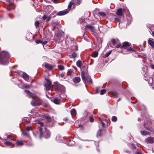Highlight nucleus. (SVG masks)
I'll return each mask as SVG.
<instances>
[{"label": "nucleus", "mask_w": 154, "mask_h": 154, "mask_svg": "<svg viewBox=\"0 0 154 154\" xmlns=\"http://www.w3.org/2000/svg\"><path fill=\"white\" fill-rule=\"evenodd\" d=\"M10 56L8 53L5 51L0 52V64L7 65L9 62Z\"/></svg>", "instance_id": "1"}, {"label": "nucleus", "mask_w": 154, "mask_h": 154, "mask_svg": "<svg viewBox=\"0 0 154 154\" xmlns=\"http://www.w3.org/2000/svg\"><path fill=\"white\" fill-rule=\"evenodd\" d=\"M64 32L61 31L57 32L55 35V38L59 42H62L64 40Z\"/></svg>", "instance_id": "2"}, {"label": "nucleus", "mask_w": 154, "mask_h": 154, "mask_svg": "<svg viewBox=\"0 0 154 154\" xmlns=\"http://www.w3.org/2000/svg\"><path fill=\"white\" fill-rule=\"evenodd\" d=\"M55 91L57 92H63L65 90L64 86L61 85H58L56 86Z\"/></svg>", "instance_id": "3"}, {"label": "nucleus", "mask_w": 154, "mask_h": 154, "mask_svg": "<svg viewBox=\"0 0 154 154\" xmlns=\"http://www.w3.org/2000/svg\"><path fill=\"white\" fill-rule=\"evenodd\" d=\"M82 80L84 81H86L89 83L92 84V82L91 79L89 76H88L86 78L83 74V72H82Z\"/></svg>", "instance_id": "4"}, {"label": "nucleus", "mask_w": 154, "mask_h": 154, "mask_svg": "<svg viewBox=\"0 0 154 154\" xmlns=\"http://www.w3.org/2000/svg\"><path fill=\"white\" fill-rule=\"evenodd\" d=\"M124 12V10L122 8H119L118 9L116 13L117 15L119 16V17L122 16L124 17V14H123Z\"/></svg>", "instance_id": "5"}, {"label": "nucleus", "mask_w": 154, "mask_h": 154, "mask_svg": "<svg viewBox=\"0 0 154 154\" xmlns=\"http://www.w3.org/2000/svg\"><path fill=\"white\" fill-rule=\"evenodd\" d=\"M68 10L66 9L65 10L60 11L57 13V15L58 16H63L67 14L69 12Z\"/></svg>", "instance_id": "6"}, {"label": "nucleus", "mask_w": 154, "mask_h": 154, "mask_svg": "<svg viewBox=\"0 0 154 154\" xmlns=\"http://www.w3.org/2000/svg\"><path fill=\"white\" fill-rule=\"evenodd\" d=\"M51 82L49 80H48L47 82L45 85V86L46 87V89L47 90H49L51 89Z\"/></svg>", "instance_id": "7"}, {"label": "nucleus", "mask_w": 154, "mask_h": 154, "mask_svg": "<svg viewBox=\"0 0 154 154\" xmlns=\"http://www.w3.org/2000/svg\"><path fill=\"white\" fill-rule=\"evenodd\" d=\"M45 132L44 134V136L46 138L49 137L50 135V133L48 130L47 129V128L45 127Z\"/></svg>", "instance_id": "8"}, {"label": "nucleus", "mask_w": 154, "mask_h": 154, "mask_svg": "<svg viewBox=\"0 0 154 154\" xmlns=\"http://www.w3.org/2000/svg\"><path fill=\"white\" fill-rule=\"evenodd\" d=\"M25 92L27 93L30 97H32L33 98H37V97L35 94H33L28 90H25Z\"/></svg>", "instance_id": "9"}, {"label": "nucleus", "mask_w": 154, "mask_h": 154, "mask_svg": "<svg viewBox=\"0 0 154 154\" xmlns=\"http://www.w3.org/2000/svg\"><path fill=\"white\" fill-rule=\"evenodd\" d=\"M145 142L147 143H152L154 142V138L148 137L145 140Z\"/></svg>", "instance_id": "10"}, {"label": "nucleus", "mask_w": 154, "mask_h": 154, "mask_svg": "<svg viewBox=\"0 0 154 154\" xmlns=\"http://www.w3.org/2000/svg\"><path fill=\"white\" fill-rule=\"evenodd\" d=\"M45 66L46 68H47L50 70H51L54 68V66L53 65H51L47 63H45Z\"/></svg>", "instance_id": "11"}, {"label": "nucleus", "mask_w": 154, "mask_h": 154, "mask_svg": "<svg viewBox=\"0 0 154 154\" xmlns=\"http://www.w3.org/2000/svg\"><path fill=\"white\" fill-rule=\"evenodd\" d=\"M75 4V2H74L72 1H71L69 3V5L68 6V10L69 11L71 9V7L72 5H73V8L74 6V4Z\"/></svg>", "instance_id": "12"}, {"label": "nucleus", "mask_w": 154, "mask_h": 154, "mask_svg": "<svg viewBox=\"0 0 154 154\" xmlns=\"http://www.w3.org/2000/svg\"><path fill=\"white\" fill-rule=\"evenodd\" d=\"M52 26L54 27L53 29L54 30L55 28H58L60 26V25H59L58 23L57 22H54L53 23Z\"/></svg>", "instance_id": "13"}, {"label": "nucleus", "mask_w": 154, "mask_h": 154, "mask_svg": "<svg viewBox=\"0 0 154 154\" xmlns=\"http://www.w3.org/2000/svg\"><path fill=\"white\" fill-rule=\"evenodd\" d=\"M73 82L75 83H79L80 81V78L79 77H76L73 79Z\"/></svg>", "instance_id": "14"}, {"label": "nucleus", "mask_w": 154, "mask_h": 154, "mask_svg": "<svg viewBox=\"0 0 154 154\" xmlns=\"http://www.w3.org/2000/svg\"><path fill=\"white\" fill-rule=\"evenodd\" d=\"M31 103L33 106H39L41 105V104L38 102L33 100L31 102Z\"/></svg>", "instance_id": "15"}, {"label": "nucleus", "mask_w": 154, "mask_h": 154, "mask_svg": "<svg viewBox=\"0 0 154 154\" xmlns=\"http://www.w3.org/2000/svg\"><path fill=\"white\" fill-rule=\"evenodd\" d=\"M75 143V141L71 140H68V141L67 142L66 144L67 145L69 146H72Z\"/></svg>", "instance_id": "16"}, {"label": "nucleus", "mask_w": 154, "mask_h": 154, "mask_svg": "<svg viewBox=\"0 0 154 154\" xmlns=\"http://www.w3.org/2000/svg\"><path fill=\"white\" fill-rule=\"evenodd\" d=\"M152 39H149L148 41V43L152 48H154V42L152 41Z\"/></svg>", "instance_id": "17"}, {"label": "nucleus", "mask_w": 154, "mask_h": 154, "mask_svg": "<svg viewBox=\"0 0 154 154\" xmlns=\"http://www.w3.org/2000/svg\"><path fill=\"white\" fill-rule=\"evenodd\" d=\"M23 79L26 81H28L29 79V75L26 73H23Z\"/></svg>", "instance_id": "18"}, {"label": "nucleus", "mask_w": 154, "mask_h": 154, "mask_svg": "<svg viewBox=\"0 0 154 154\" xmlns=\"http://www.w3.org/2000/svg\"><path fill=\"white\" fill-rule=\"evenodd\" d=\"M54 103L56 104H59L60 102V100L57 98H54L53 100Z\"/></svg>", "instance_id": "19"}, {"label": "nucleus", "mask_w": 154, "mask_h": 154, "mask_svg": "<svg viewBox=\"0 0 154 154\" xmlns=\"http://www.w3.org/2000/svg\"><path fill=\"white\" fill-rule=\"evenodd\" d=\"M71 114L72 117L75 116L76 114V112L75 110L74 109H72L71 111Z\"/></svg>", "instance_id": "20"}, {"label": "nucleus", "mask_w": 154, "mask_h": 154, "mask_svg": "<svg viewBox=\"0 0 154 154\" xmlns=\"http://www.w3.org/2000/svg\"><path fill=\"white\" fill-rule=\"evenodd\" d=\"M140 133L142 135L144 136L148 135L150 133L149 132L146 131H141Z\"/></svg>", "instance_id": "21"}, {"label": "nucleus", "mask_w": 154, "mask_h": 154, "mask_svg": "<svg viewBox=\"0 0 154 154\" xmlns=\"http://www.w3.org/2000/svg\"><path fill=\"white\" fill-rule=\"evenodd\" d=\"M76 65L78 67L81 68L82 65V61L80 60H78L76 62Z\"/></svg>", "instance_id": "22"}, {"label": "nucleus", "mask_w": 154, "mask_h": 154, "mask_svg": "<svg viewBox=\"0 0 154 154\" xmlns=\"http://www.w3.org/2000/svg\"><path fill=\"white\" fill-rule=\"evenodd\" d=\"M16 144L18 146H22L23 145V141H18L16 143Z\"/></svg>", "instance_id": "23"}, {"label": "nucleus", "mask_w": 154, "mask_h": 154, "mask_svg": "<svg viewBox=\"0 0 154 154\" xmlns=\"http://www.w3.org/2000/svg\"><path fill=\"white\" fill-rule=\"evenodd\" d=\"M129 46V44L127 42H125L123 43V45L122 47H124V49H126V47Z\"/></svg>", "instance_id": "24"}, {"label": "nucleus", "mask_w": 154, "mask_h": 154, "mask_svg": "<svg viewBox=\"0 0 154 154\" xmlns=\"http://www.w3.org/2000/svg\"><path fill=\"white\" fill-rule=\"evenodd\" d=\"M102 130L101 129H99V130L97 131V137H101V131H102Z\"/></svg>", "instance_id": "25"}, {"label": "nucleus", "mask_w": 154, "mask_h": 154, "mask_svg": "<svg viewBox=\"0 0 154 154\" xmlns=\"http://www.w3.org/2000/svg\"><path fill=\"white\" fill-rule=\"evenodd\" d=\"M5 143L7 145H10L11 146H13L14 145V144L9 141H6Z\"/></svg>", "instance_id": "26"}, {"label": "nucleus", "mask_w": 154, "mask_h": 154, "mask_svg": "<svg viewBox=\"0 0 154 154\" xmlns=\"http://www.w3.org/2000/svg\"><path fill=\"white\" fill-rule=\"evenodd\" d=\"M86 27L90 29L91 30H93L94 29V27L91 25H87Z\"/></svg>", "instance_id": "27"}, {"label": "nucleus", "mask_w": 154, "mask_h": 154, "mask_svg": "<svg viewBox=\"0 0 154 154\" xmlns=\"http://www.w3.org/2000/svg\"><path fill=\"white\" fill-rule=\"evenodd\" d=\"M45 118L46 119L48 122H50L51 120V118L49 116L47 115H45Z\"/></svg>", "instance_id": "28"}, {"label": "nucleus", "mask_w": 154, "mask_h": 154, "mask_svg": "<svg viewBox=\"0 0 154 154\" xmlns=\"http://www.w3.org/2000/svg\"><path fill=\"white\" fill-rule=\"evenodd\" d=\"M77 54L76 53L73 52L71 55L70 57L71 58H75L77 57Z\"/></svg>", "instance_id": "29"}, {"label": "nucleus", "mask_w": 154, "mask_h": 154, "mask_svg": "<svg viewBox=\"0 0 154 154\" xmlns=\"http://www.w3.org/2000/svg\"><path fill=\"white\" fill-rule=\"evenodd\" d=\"M98 55V53L97 52L95 51L92 54V57H96Z\"/></svg>", "instance_id": "30"}, {"label": "nucleus", "mask_w": 154, "mask_h": 154, "mask_svg": "<svg viewBox=\"0 0 154 154\" xmlns=\"http://www.w3.org/2000/svg\"><path fill=\"white\" fill-rule=\"evenodd\" d=\"M39 131H40V138H41V137H42L43 135V134L42 132V128H41V127H39Z\"/></svg>", "instance_id": "31"}, {"label": "nucleus", "mask_w": 154, "mask_h": 154, "mask_svg": "<svg viewBox=\"0 0 154 154\" xmlns=\"http://www.w3.org/2000/svg\"><path fill=\"white\" fill-rule=\"evenodd\" d=\"M100 15L102 17H104L106 15V14L104 12H101L99 13Z\"/></svg>", "instance_id": "32"}, {"label": "nucleus", "mask_w": 154, "mask_h": 154, "mask_svg": "<svg viewBox=\"0 0 154 154\" xmlns=\"http://www.w3.org/2000/svg\"><path fill=\"white\" fill-rule=\"evenodd\" d=\"M73 71L72 69H70L67 72V75H70L71 74L72 72Z\"/></svg>", "instance_id": "33"}, {"label": "nucleus", "mask_w": 154, "mask_h": 154, "mask_svg": "<svg viewBox=\"0 0 154 154\" xmlns=\"http://www.w3.org/2000/svg\"><path fill=\"white\" fill-rule=\"evenodd\" d=\"M58 67L60 70H63L64 69V66L61 65H58Z\"/></svg>", "instance_id": "34"}, {"label": "nucleus", "mask_w": 154, "mask_h": 154, "mask_svg": "<svg viewBox=\"0 0 154 154\" xmlns=\"http://www.w3.org/2000/svg\"><path fill=\"white\" fill-rule=\"evenodd\" d=\"M81 1L80 0H78L75 2V4L77 5H79L81 3Z\"/></svg>", "instance_id": "35"}, {"label": "nucleus", "mask_w": 154, "mask_h": 154, "mask_svg": "<svg viewBox=\"0 0 154 154\" xmlns=\"http://www.w3.org/2000/svg\"><path fill=\"white\" fill-rule=\"evenodd\" d=\"M40 23L38 21H37L35 23V25L36 27H39Z\"/></svg>", "instance_id": "36"}, {"label": "nucleus", "mask_w": 154, "mask_h": 154, "mask_svg": "<svg viewBox=\"0 0 154 154\" xmlns=\"http://www.w3.org/2000/svg\"><path fill=\"white\" fill-rule=\"evenodd\" d=\"M111 51H110L106 53L105 54V57H108L111 54Z\"/></svg>", "instance_id": "37"}, {"label": "nucleus", "mask_w": 154, "mask_h": 154, "mask_svg": "<svg viewBox=\"0 0 154 154\" xmlns=\"http://www.w3.org/2000/svg\"><path fill=\"white\" fill-rule=\"evenodd\" d=\"M120 17H119L115 18H114L115 20L117 22H119L121 20V19H120Z\"/></svg>", "instance_id": "38"}, {"label": "nucleus", "mask_w": 154, "mask_h": 154, "mask_svg": "<svg viewBox=\"0 0 154 154\" xmlns=\"http://www.w3.org/2000/svg\"><path fill=\"white\" fill-rule=\"evenodd\" d=\"M117 118L116 116H113L112 118V121L115 122L117 121Z\"/></svg>", "instance_id": "39"}, {"label": "nucleus", "mask_w": 154, "mask_h": 154, "mask_svg": "<svg viewBox=\"0 0 154 154\" xmlns=\"http://www.w3.org/2000/svg\"><path fill=\"white\" fill-rule=\"evenodd\" d=\"M106 91L105 90H104V89L102 90L100 92V94H101V95L103 94H105V93Z\"/></svg>", "instance_id": "40"}, {"label": "nucleus", "mask_w": 154, "mask_h": 154, "mask_svg": "<svg viewBox=\"0 0 154 154\" xmlns=\"http://www.w3.org/2000/svg\"><path fill=\"white\" fill-rule=\"evenodd\" d=\"M127 50L129 51H134V49L132 48H130L127 49Z\"/></svg>", "instance_id": "41"}, {"label": "nucleus", "mask_w": 154, "mask_h": 154, "mask_svg": "<svg viewBox=\"0 0 154 154\" xmlns=\"http://www.w3.org/2000/svg\"><path fill=\"white\" fill-rule=\"evenodd\" d=\"M111 42L113 45H114L116 43V41L114 39H112L111 40Z\"/></svg>", "instance_id": "42"}, {"label": "nucleus", "mask_w": 154, "mask_h": 154, "mask_svg": "<svg viewBox=\"0 0 154 154\" xmlns=\"http://www.w3.org/2000/svg\"><path fill=\"white\" fill-rule=\"evenodd\" d=\"M38 123L41 126H43L44 125L43 123L40 121H38Z\"/></svg>", "instance_id": "43"}, {"label": "nucleus", "mask_w": 154, "mask_h": 154, "mask_svg": "<svg viewBox=\"0 0 154 154\" xmlns=\"http://www.w3.org/2000/svg\"><path fill=\"white\" fill-rule=\"evenodd\" d=\"M26 130L28 131H29L30 130H31V129L30 127L27 126L26 128Z\"/></svg>", "instance_id": "44"}, {"label": "nucleus", "mask_w": 154, "mask_h": 154, "mask_svg": "<svg viewBox=\"0 0 154 154\" xmlns=\"http://www.w3.org/2000/svg\"><path fill=\"white\" fill-rule=\"evenodd\" d=\"M23 133L24 135L26 136H27L29 135L28 133L25 131L23 132Z\"/></svg>", "instance_id": "45"}, {"label": "nucleus", "mask_w": 154, "mask_h": 154, "mask_svg": "<svg viewBox=\"0 0 154 154\" xmlns=\"http://www.w3.org/2000/svg\"><path fill=\"white\" fill-rule=\"evenodd\" d=\"M35 42L37 44H38L39 43H42V41L40 40H37L35 41Z\"/></svg>", "instance_id": "46"}, {"label": "nucleus", "mask_w": 154, "mask_h": 154, "mask_svg": "<svg viewBox=\"0 0 154 154\" xmlns=\"http://www.w3.org/2000/svg\"><path fill=\"white\" fill-rule=\"evenodd\" d=\"M89 120L91 122H93L94 121L93 118L92 117H90Z\"/></svg>", "instance_id": "47"}, {"label": "nucleus", "mask_w": 154, "mask_h": 154, "mask_svg": "<svg viewBox=\"0 0 154 154\" xmlns=\"http://www.w3.org/2000/svg\"><path fill=\"white\" fill-rule=\"evenodd\" d=\"M47 43V41H45L44 42H42V44L43 45H45Z\"/></svg>", "instance_id": "48"}, {"label": "nucleus", "mask_w": 154, "mask_h": 154, "mask_svg": "<svg viewBox=\"0 0 154 154\" xmlns=\"http://www.w3.org/2000/svg\"><path fill=\"white\" fill-rule=\"evenodd\" d=\"M51 18V15H50L47 19L46 21L48 22L50 20Z\"/></svg>", "instance_id": "49"}, {"label": "nucleus", "mask_w": 154, "mask_h": 154, "mask_svg": "<svg viewBox=\"0 0 154 154\" xmlns=\"http://www.w3.org/2000/svg\"><path fill=\"white\" fill-rule=\"evenodd\" d=\"M123 24V23H119V26L120 28H122L123 27L122 26V25Z\"/></svg>", "instance_id": "50"}, {"label": "nucleus", "mask_w": 154, "mask_h": 154, "mask_svg": "<svg viewBox=\"0 0 154 154\" xmlns=\"http://www.w3.org/2000/svg\"><path fill=\"white\" fill-rule=\"evenodd\" d=\"M47 18V16L45 15H44L43 16L42 19L43 20H45V19H46Z\"/></svg>", "instance_id": "51"}, {"label": "nucleus", "mask_w": 154, "mask_h": 154, "mask_svg": "<svg viewBox=\"0 0 154 154\" xmlns=\"http://www.w3.org/2000/svg\"><path fill=\"white\" fill-rule=\"evenodd\" d=\"M132 147L134 149H136V146H135V145L133 144V143H131V144Z\"/></svg>", "instance_id": "52"}, {"label": "nucleus", "mask_w": 154, "mask_h": 154, "mask_svg": "<svg viewBox=\"0 0 154 154\" xmlns=\"http://www.w3.org/2000/svg\"><path fill=\"white\" fill-rule=\"evenodd\" d=\"M55 3H57L58 2V0H52Z\"/></svg>", "instance_id": "53"}, {"label": "nucleus", "mask_w": 154, "mask_h": 154, "mask_svg": "<svg viewBox=\"0 0 154 154\" xmlns=\"http://www.w3.org/2000/svg\"><path fill=\"white\" fill-rule=\"evenodd\" d=\"M7 1L9 2L10 4L11 5H13V3H12L11 2V0H7Z\"/></svg>", "instance_id": "54"}, {"label": "nucleus", "mask_w": 154, "mask_h": 154, "mask_svg": "<svg viewBox=\"0 0 154 154\" xmlns=\"http://www.w3.org/2000/svg\"><path fill=\"white\" fill-rule=\"evenodd\" d=\"M120 44H117V45L116 46V47L117 48H119L120 46Z\"/></svg>", "instance_id": "55"}, {"label": "nucleus", "mask_w": 154, "mask_h": 154, "mask_svg": "<svg viewBox=\"0 0 154 154\" xmlns=\"http://www.w3.org/2000/svg\"><path fill=\"white\" fill-rule=\"evenodd\" d=\"M12 136V135H9L8 136L7 138H10Z\"/></svg>", "instance_id": "56"}, {"label": "nucleus", "mask_w": 154, "mask_h": 154, "mask_svg": "<svg viewBox=\"0 0 154 154\" xmlns=\"http://www.w3.org/2000/svg\"><path fill=\"white\" fill-rule=\"evenodd\" d=\"M101 123L102 124V126H103V127H104L105 126V123L102 121H101Z\"/></svg>", "instance_id": "57"}, {"label": "nucleus", "mask_w": 154, "mask_h": 154, "mask_svg": "<svg viewBox=\"0 0 154 154\" xmlns=\"http://www.w3.org/2000/svg\"><path fill=\"white\" fill-rule=\"evenodd\" d=\"M136 154H142L140 152L137 151L136 152Z\"/></svg>", "instance_id": "58"}, {"label": "nucleus", "mask_w": 154, "mask_h": 154, "mask_svg": "<svg viewBox=\"0 0 154 154\" xmlns=\"http://www.w3.org/2000/svg\"><path fill=\"white\" fill-rule=\"evenodd\" d=\"M151 66L152 69H154V65H151Z\"/></svg>", "instance_id": "59"}, {"label": "nucleus", "mask_w": 154, "mask_h": 154, "mask_svg": "<svg viewBox=\"0 0 154 154\" xmlns=\"http://www.w3.org/2000/svg\"><path fill=\"white\" fill-rule=\"evenodd\" d=\"M114 95L116 97H117V94L116 93H114Z\"/></svg>", "instance_id": "60"}, {"label": "nucleus", "mask_w": 154, "mask_h": 154, "mask_svg": "<svg viewBox=\"0 0 154 154\" xmlns=\"http://www.w3.org/2000/svg\"><path fill=\"white\" fill-rule=\"evenodd\" d=\"M61 77H63L64 76V75L63 74H61L60 75Z\"/></svg>", "instance_id": "61"}, {"label": "nucleus", "mask_w": 154, "mask_h": 154, "mask_svg": "<svg viewBox=\"0 0 154 154\" xmlns=\"http://www.w3.org/2000/svg\"><path fill=\"white\" fill-rule=\"evenodd\" d=\"M63 120L65 121H68V119L67 118H64Z\"/></svg>", "instance_id": "62"}, {"label": "nucleus", "mask_w": 154, "mask_h": 154, "mask_svg": "<svg viewBox=\"0 0 154 154\" xmlns=\"http://www.w3.org/2000/svg\"><path fill=\"white\" fill-rule=\"evenodd\" d=\"M141 120V119L140 118H138V121L139 122Z\"/></svg>", "instance_id": "63"}, {"label": "nucleus", "mask_w": 154, "mask_h": 154, "mask_svg": "<svg viewBox=\"0 0 154 154\" xmlns=\"http://www.w3.org/2000/svg\"><path fill=\"white\" fill-rule=\"evenodd\" d=\"M152 35L154 37V31H153L152 32Z\"/></svg>", "instance_id": "64"}]
</instances>
